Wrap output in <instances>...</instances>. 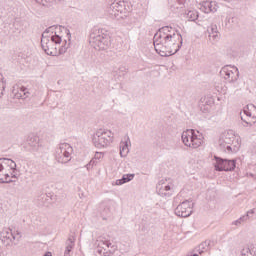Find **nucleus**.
I'll list each match as a JSON object with an SVG mask.
<instances>
[{
  "mask_svg": "<svg viewBox=\"0 0 256 256\" xmlns=\"http://www.w3.org/2000/svg\"><path fill=\"white\" fill-rule=\"evenodd\" d=\"M214 167L216 171H233L235 169V160L222 159L215 156Z\"/></svg>",
  "mask_w": 256,
  "mask_h": 256,
  "instance_id": "nucleus-9",
  "label": "nucleus"
},
{
  "mask_svg": "<svg viewBox=\"0 0 256 256\" xmlns=\"http://www.w3.org/2000/svg\"><path fill=\"white\" fill-rule=\"evenodd\" d=\"M103 245H105V247H107L109 249L111 247V242L105 241V242H103Z\"/></svg>",
  "mask_w": 256,
  "mask_h": 256,
  "instance_id": "nucleus-36",
  "label": "nucleus"
},
{
  "mask_svg": "<svg viewBox=\"0 0 256 256\" xmlns=\"http://www.w3.org/2000/svg\"><path fill=\"white\" fill-rule=\"evenodd\" d=\"M0 256H3V249L0 248Z\"/></svg>",
  "mask_w": 256,
  "mask_h": 256,
  "instance_id": "nucleus-39",
  "label": "nucleus"
},
{
  "mask_svg": "<svg viewBox=\"0 0 256 256\" xmlns=\"http://www.w3.org/2000/svg\"><path fill=\"white\" fill-rule=\"evenodd\" d=\"M231 22L233 23V18L228 19V23H231Z\"/></svg>",
  "mask_w": 256,
  "mask_h": 256,
  "instance_id": "nucleus-38",
  "label": "nucleus"
},
{
  "mask_svg": "<svg viewBox=\"0 0 256 256\" xmlns=\"http://www.w3.org/2000/svg\"><path fill=\"white\" fill-rule=\"evenodd\" d=\"M115 139V134L107 128H99L95 131L92 137V143L98 149H105L113 143Z\"/></svg>",
  "mask_w": 256,
  "mask_h": 256,
  "instance_id": "nucleus-4",
  "label": "nucleus"
},
{
  "mask_svg": "<svg viewBox=\"0 0 256 256\" xmlns=\"http://www.w3.org/2000/svg\"><path fill=\"white\" fill-rule=\"evenodd\" d=\"M73 247H75V237L70 236L66 241L64 256H71V251H73Z\"/></svg>",
  "mask_w": 256,
  "mask_h": 256,
  "instance_id": "nucleus-21",
  "label": "nucleus"
},
{
  "mask_svg": "<svg viewBox=\"0 0 256 256\" xmlns=\"http://www.w3.org/2000/svg\"><path fill=\"white\" fill-rule=\"evenodd\" d=\"M254 214H255V209H252L248 211L246 215L232 222V225H236L237 227H239V225H243V223H246V221H249V219L251 218V215H254Z\"/></svg>",
  "mask_w": 256,
  "mask_h": 256,
  "instance_id": "nucleus-20",
  "label": "nucleus"
},
{
  "mask_svg": "<svg viewBox=\"0 0 256 256\" xmlns=\"http://www.w3.org/2000/svg\"><path fill=\"white\" fill-rule=\"evenodd\" d=\"M103 157V152H96L94 158L89 162V164L86 165L88 171L91 169V167L97 165V161H99V159H103Z\"/></svg>",
  "mask_w": 256,
  "mask_h": 256,
  "instance_id": "nucleus-24",
  "label": "nucleus"
},
{
  "mask_svg": "<svg viewBox=\"0 0 256 256\" xmlns=\"http://www.w3.org/2000/svg\"><path fill=\"white\" fill-rule=\"evenodd\" d=\"M129 145H131L129 138L120 142V157H127V155H129Z\"/></svg>",
  "mask_w": 256,
  "mask_h": 256,
  "instance_id": "nucleus-19",
  "label": "nucleus"
},
{
  "mask_svg": "<svg viewBox=\"0 0 256 256\" xmlns=\"http://www.w3.org/2000/svg\"><path fill=\"white\" fill-rule=\"evenodd\" d=\"M16 99H27L29 97V91L25 87H21L17 92L13 91Z\"/></svg>",
  "mask_w": 256,
  "mask_h": 256,
  "instance_id": "nucleus-22",
  "label": "nucleus"
},
{
  "mask_svg": "<svg viewBox=\"0 0 256 256\" xmlns=\"http://www.w3.org/2000/svg\"><path fill=\"white\" fill-rule=\"evenodd\" d=\"M135 174H124L121 179L116 180V185H125L129 181H133Z\"/></svg>",
  "mask_w": 256,
  "mask_h": 256,
  "instance_id": "nucleus-23",
  "label": "nucleus"
},
{
  "mask_svg": "<svg viewBox=\"0 0 256 256\" xmlns=\"http://www.w3.org/2000/svg\"><path fill=\"white\" fill-rule=\"evenodd\" d=\"M14 27H16V29H27V22L23 20H16L14 22Z\"/></svg>",
  "mask_w": 256,
  "mask_h": 256,
  "instance_id": "nucleus-27",
  "label": "nucleus"
},
{
  "mask_svg": "<svg viewBox=\"0 0 256 256\" xmlns=\"http://www.w3.org/2000/svg\"><path fill=\"white\" fill-rule=\"evenodd\" d=\"M182 143L191 149H198L203 144V135L199 131L188 129L182 133Z\"/></svg>",
  "mask_w": 256,
  "mask_h": 256,
  "instance_id": "nucleus-5",
  "label": "nucleus"
},
{
  "mask_svg": "<svg viewBox=\"0 0 256 256\" xmlns=\"http://www.w3.org/2000/svg\"><path fill=\"white\" fill-rule=\"evenodd\" d=\"M0 81H4V80H3V76H2V75H0Z\"/></svg>",
  "mask_w": 256,
  "mask_h": 256,
  "instance_id": "nucleus-40",
  "label": "nucleus"
},
{
  "mask_svg": "<svg viewBox=\"0 0 256 256\" xmlns=\"http://www.w3.org/2000/svg\"><path fill=\"white\" fill-rule=\"evenodd\" d=\"M172 9H183L187 0H168Z\"/></svg>",
  "mask_w": 256,
  "mask_h": 256,
  "instance_id": "nucleus-25",
  "label": "nucleus"
},
{
  "mask_svg": "<svg viewBox=\"0 0 256 256\" xmlns=\"http://www.w3.org/2000/svg\"><path fill=\"white\" fill-rule=\"evenodd\" d=\"M41 145L39 144V138L36 135H30L27 138L25 149L30 153H37Z\"/></svg>",
  "mask_w": 256,
  "mask_h": 256,
  "instance_id": "nucleus-14",
  "label": "nucleus"
},
{
  "mask_svg": "<svg viewBox=\"0 0 256 256\" xmlns=\"http://www.w3.org/2000/svg\"><path fill=\"white\" fill-rule=\"evenodd\" d=\"M218 145H219L220 149H222V151H227V144H225V141L221 142V137L218 140Z\"/></svg>",
  "mask_w": 256,
  "mask_h": 256,
  "instance_id": "nucleus-32",
  "label": "nucleus"
},
{
  "mask_svg": "<svg viewBox=\"0 0 256 256\" xmlns=\"http://www.w3.org/2000/svg\"><path fill=\"white\" fill-rule=\"evenodd\" d=\"M186 18L188 21H197V19H199V12H197V10H188Z\"/></svg>",
  "mask_w": 256,
  "mask_h": 256,
  "instance_id": "nucleus-26",
  "label": "nucleus"
},
{
  "mask_svg": "<svg viewBox=\"0 0 256 256\" xmlns=\"http://www.w3.org/2000/svg\"><path fill=\"white\" fill-rule=\"evenodd\" d=\"M244 115H246L247 117H251V112L244 110Z\"/></svg>",
  "mask_w": 256,
  "mask_h": 256,
  "instance_id": "nucleus-37",
  "label": "nucleus"
},
{
  "mask_svg": "<svg viewBox=\"0 0 256 256\" xmlns=\"http://www.w3.org/2000/svg\"><path fill=\"white\" fill-rule=\"evenodd\" d=\"M214 100L211 96H203L199 101V109L202 113H208L213 106Z\"/></svg>",
  "mask_w": 256,
  "mask_h": 256,
  "instance_id": "nucleus-15",
  "label": "nucleus"
},
{
  "mask_svg": "<svg viewBox=\"0 0 256 256\" xmlns=\"http://www.w3.org/2000/svg\"><path fill=\"white\" fill-rule=\"evenodd\" d=\"M0 161L2 165H8V167H10V169L12 170L11 179H17V177H19V174L17 173V164L15 163V161L9 158H0Z\"/></svg>",
  "mask_w": 256,
  "mask_h": 256,
  "instance_id": "nucleus-17",
  "label": "nucleus"
},
{
  "mask_svg": "<svg viewBox=\"0 0 256 256\" xmlns=\"http://www.w3.org/2000/svg\"><path fill=\"white\" fill-rule=\"evenodd\" d=\"M244 123H246V125H249V123L246 120H244Z\"/></svg>",
  "mask_w": 256,
  "mask_h": 256,
  "instance_id": "nucleus-41",
  "label": "nucleus"
},
{
  "mask_svg": "<svg viewBox=\"0 0 256 256\" xmlns=\"http://www.w3.org/2000/svg\"><path fill=\"white\" fill-rule=\"evenodd\" d=\"M224 1H227V2H229V1H231V0H224Z\"/></svg>",
  "mask_w": 256,
  "mask_h": 256,
  "instance_id": "nucleus-44",
  "label": "nucleus"
},
{
  "mask_svg": "<svg viewBox=\"0 0 256 256\" xmlns=\"http://www.w3.org/2000/svg\"><path fill=\"white\" fill-rule=\"evenodd\" d=\"M210 41H217L219 39V32H209Z\"/></svg>",
  "mask_w": 256,
  "mask_h": 256,
  "instance_id": "nucleus-30",
  "label": "nucleus"
},
{
  "mask_svg": "<svg viewBox=\"0 0 256 256\" xmlns=\"http://www.w3.org/2000/svg\"><path fill=\"white\" fill-rule=\"evenodd\" d=\"M247 177H251L252 179H256V174L253 173H246Z\"/></svg>",
  "mask_w": 256,
  "mask_h": 256,
  "instance_id": "nucleus-35",
  "label": "nucleus"
},
{
  "mask_svg": "<svg viewBox=\"0 0 256 256\" xmlns=\"http://www.w3.org/2000/svg\"><path fill=\"white\" fill-rule=\"evenodd\" d=\"M233 87H237V85H236V84H234V85H233Z\"/></svg>",
  "mask_w": 256,
  "mask_h": 256,
  "instance_id": "nucleus-42",
  "label": "nucleus"
},
{
  "mask_svg": "<svg viewBox=\"0 0 256 256\" xmlns=\"http://www.w3.org/2000/svg\"><path fill=\"white\" fill-rule=\"evenodd\" d=\"M225 141L226 151L231 153V151L237 152L241 147V143H239V138L235 137L233 132H228L221 136V143Z\"/></svg>",
  "mask_w": 256,
  "mask_h": 256,
  "instance_id": "nucleus-7",
  "label": "nucleus"
},
{
  "mask_svg": "<svg viewBox=\"0 0 256 256\" xmlns=\"http://www.w3.org/2000/svg\"><path fill=\"white\" fill-rule=\"evenodd\" d=\"M53 29L54 27L51 26L42 33L41 47L46 55L57 57L67 53V49L71 47V33H69V30H66L68 41L64 40V44L59 46L63 40L61 36L53 34Z\"/></svg>",
  "mask_w": 256,
  "mask_h": 256,
  "instance_id": "nucleus-2",
  "label": "nucleus"
},
{
  "mask_svg": "<svg viewBox=\"0 0 256 256\" xmlns=\"http://www.w3.org/2000/svg\"><path fill=\"white\" fill-rule=\"evenodd\" d=\"M201 11L204 13H215L217 12V3L211 1H202L199 3Z\"/></svg>",
  "mask_w": 256,
  "mask_h": 256,
  "instance_id": "nucleus-16",
  "label": "nucleus"
},
{
  "mask_svg": "<svg viewBox=\"0 0 256 256\" xmlns=\"http://www.w3.org/2000/svg\"><path fill=\"white\" fill-rule=\"evenodd\" d=\"M209 250V243L208 242H203L198 246V251L199 253H205V251Z\"/></svg>",
  "mask_w": 256,
  "mask_h": 256,
  "instance_id": "nucleus-29",
  "label": "nucleus"
},
{
  "mask_svg": "<svg viewBox=\"0 0 256 256\" xmlns=\"http://www.w3.org/2000/svg\"><path fill=\"white\" fill-rule=\"evenodd\" d=\"M3 177H4V181H0V183H11L13 180L11 179V176L7 173H5V171L3 172Z\"/></svg>",
  "mask_w": 256,
  "mask_h": 256,
  "instance_id": "nucleus-31",
  "label": "nucleus"
},
{
  "mask_svg": "<svg viewBox=\"0 0 256 256\" xmlns=\"http://www.w3.org/2000/svg\"><path fill=\"white\" fill-rule=\"evenodd\" d=\"M221 77L228 83H235L239 79V69L235 66H224L220 71Z\"/></svg>",
  "mask_w": 256,
  "mask_h": 256,
  "instance_id": "nucleus-8",
  "label": "nucleus"
},
{
  "mask_svg": "<svg viewBox=\"0 0 256 256\" xmlns=\"http://www.w3.org/2000/svg\"><path fill=\"white\" fill-rule=\"evenodd\" d=\"M241 256H256V245L250 244L243 246L240 251Z\"/></svg>",
  "mask_w": 256,
  "mask_h": 256,
  "instance_id": "nucleus-18",
  "label": "nucleus"
},
{
  "mask_svg": "<svg viewBox=\"0 0 256 256\" xmlns=\"http://www.w3.org/2000/svg\"><path fill=\"white\" fill-rule=\"evenodd\" d=\"M123 11H125L123 4L119 2H113L108 8L109 15L114 19H123Z\"/></svg>",
  "mask_w": 256,
  "mask_h": 256,
  "instance_id": "nucleus-13",
  "label": "nucleus"
},
{
  "mask_svg": "<svg viewBox=\"0 0 256 256\" xmlns=\"http://www.w3.org/2000/svg\"><path fill=\"white\" fill-rule=\"evenodd\" d=\"M215 89L216 91H218V93H222V95L227 94V86H225L224 84H216Z\"/></svg>",
  "mask_w": 256,
  "mask_h": 256,
  "instance_id": "nucleus-28",
  "label": "nucleus"
},
{
  "mask_svg": "<svg viewBox=\"0 0 256 256\" xmlns=\"http://www.w3.org/2000/svg\"><path fill=\"white\" fill-rule=\"evenodd\" d=\"M73 155V147L69 143H60L55 151V159L58 163H69Z\"/></svg>",
  "mask_w": 256,
  "mask_h": 256,
  "instance_id": "nucleus-6",
  "label": "nucleus"
},
{
  "mask_svg": "<svg viewBox=\"0 0 256 256\" xmlns=\"http://www.w3.org/2000/svg\"><path fill=\"white\" fill-rule=\"evenodd\" d=\"M1 211H2V208H1V206H0V213H1Z\"/></svg>",
  "mask_w": 256,
  "mask_h": 256,
  "instance_id": "nucleus-43",
  "label": "nucleus"
},
{
  "mask_svg": "<svg viewBox=\"0 0 256 256\" xmlns=\"http://www.w3.org/2000/svg\"><path fill=\"white\" fill-rule=\"evenodd\" d=\"M193 213V203L189 200L183 201L175 209L177 217H191Z\"/></svg>",
  "mask_w": 256,
  "mask_h": 256,
  "instance_id": "nucleus-10",
  "label": "nucleus"
},
{
  "mask_svg": "<svg viewBox=\"0 0 256 256\" xmlns=\"http://www.w3.org/2000/svg\"><path fill=\"white\" fill-rule=\"evenodd\" d=\"M3 91H5V81H0V97H3Z\"/></svg>",
  "mask_w": 256,
  "mask_h": 256,
  "instance_id": "nucleus-33",
  "label": "nucleus"
},
{
  "mask_svg": "<svg viewBox=\"0 0 256 256\" xmlns=\"http://www.w3.org/2000/svg\"><path fill=\"white\" fill-rule=\"evenodd\" d=\"M183 37L171 26H164L154 35V49L161 57H171L181 49Z\"/></svg>",
  "mask_w": 256,
  "mask_h": 256,
  "instance_id": "nucleus-1",
  "label": "nucleus"
},
{
  "mask_svg": "<svg viewBox=\"0 0 256 256\" xmlns=\"http://www.w3.org/2000/svg\"><path fill=\"white\" fill-rule=\"evenodd\" d=\"M89 43L96 51H105L111 47V36L103 28H93L90 33Z\"/></svg>",
  "mask_w": 256,
  "mask_h": 256,
  "instance_id": "nucleus-3",
  "label": "nucleus"
},
{
  "mask_svg": "<svg viewBox=\"0 0 256 256\" xmlns=\"http://www.w3.org/2000/svg\"><path fill=\"white\" fill-rule=\"evenodd\" d=\"M173 189V184H169L165 180H161L156 186V191L161 197H171L173 195Z\"/></svg>",
  "mask_w": 256,
  "mask_h": 256,
  "instance_id": "nucleus-12",
  "label": "nucleus"
},
{
  "mask_svg": "<svg viewBox=\"0 0 256 256\" xmlns=\"http://www.w3.org/2000/svg\"><path fill=\"white\" fill-rule=\"evenodd\" d=\"M0 241L4 247H13L15 245V233L11 228H4L0 232Z\"/></svg>",
  "mask_w": 256,
  "mask_h": 256,
  "instance_id": "nucleus-11",
  "label": "nucleus"
},
{
  "mask_svg": "<svg viewBox=\"0 0 256 256\" xmlns=\"http://www.w3.org/2000/svg\"><path fill=\"white\" fill-rule=\"evenodd\" d=\"M209 33H219L217 31V26L216 25L212 26L211 29L209 30Z\"/></svg>",
  "mask_w": 256,
  "mask_h": 256,
  "instance_id": "nucleus-34",
  "label": "nucleus"
}]
</instances>
